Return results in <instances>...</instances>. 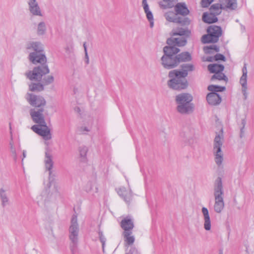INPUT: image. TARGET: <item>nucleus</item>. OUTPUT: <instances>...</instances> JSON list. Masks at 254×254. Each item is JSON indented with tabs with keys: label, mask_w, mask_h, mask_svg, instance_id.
<instances>
[{
	"label": "nucleus",
	"mask_w": 254,
	"mask_h": 254,
	"mask_svg": "<svg viewBox=\"0 0 254 254\" xmlns=\"http://www.w3.org/2000/svg\"><path fill=\"white\" fill-rule=\"evenodd\" d=\"M171 34L172 36L180 35L189 36L190 34V31L183 28H178L176 29H173L171 32Z\"/></svg>",
	"instance_id": "32"
},
{
	"label": "nucleus",
	"mask_w": 254,
	"mask_h": 254,
	"mask_svg": "<svg viewBox=\"0 0 254 254\" xmlns=\"http://www.w3.org/2000/svg\"><path fill=\"white\" fill-rule=\"evenodd\" d=\"M29 88L32 92H40L44 90V87L41 83H32L29 85Z\"/></svg>",
	"instance_id": "34"
},
{
	"label": "nucleus",
	"mask_w": 254,
	"mask_h": 254,
	"mask_svg": "<svg viewBox=\"0 0 254 254\" xmlns=\"http://www.w3.org/2000/svg\"><path fill=\"white\" fill-rule=\"evenodd\" d=\"M7 189L1 188L0 189V198L1 202V205L4 207L9 204V199L6 191Z\"/></svg>",
	"instance_id": "25"
},
{
	"label": "nucleus",
	"mask_w": 254,
	"mask_h": 254,
	"mask_svg": "<svg viewBox=\"0 0 254 254\" xmlns=\"http://www.w3.org/2000/svg\"><path fill=\"white\" fill-rule=\"evenodd\" d=\"M28 4L29 10L33 15L42 16L40 8L36 0H29Z\"/></svg>",
	"instance_id": "19"
},
{
	"label": "nucleus",
	"mask_w": 254,
	"mask_h": 254,
	"mask_svg": "<svg viewBox=\"0 0 254 254\" xmlns=\"http://www.w3.org/2000/svg\"><path fill=\"white\" fill-rule=\"evenodd\" d=\"M165 18L166 20L170 22L181 24L183 25H189L190 21L188 18H181L177 16L176 13L172 11H169L165 13Z\"/></svg>",
	"instance_id": "11"
},
{
	"label": "nucleus",
	"mask_w": 254,
	"mask_h": 254,
	"mask_svg": "<svg viewBox=\"0 0 254 254\" xmlns=\"http://www.w3.org/2000/svg\"><path fill=\"white\" fill-rule=\"evenodd\" d=\"M74 111L76 112L79 113L80 112V109L79 108V107H76L74 108Z\"/></svg>",
	"instance_id": "53"
},
{
	"label": "nucleus",
	"mask_w": 254,
	"mask_h": 254,
	"mask_svg": "<svg viewBox=\"0 0 254 254\" xmlns=\"http://www.w3.org/2000/svg\"><path fill=\"white\" fill-rule=\"evenodd\" d=\"M29 61L33 64H47V58L45 55L42 52L30 53L29 55Z\"/></svg>",
	"instance_id": "13"
},
{
	"label": "nucleus",
	"mask_w": 254,
	"mask_h": 254,
	"mask_svg": "<svg viewBox=\"0 0 254 254\" xmlns=\"http://www.w3.org/2000/svg\"><path fill=\"white\" fill-rule=\"evenodd\" d=\"M211 80L217 79L219 80H224L227 81L228 78L222 72H216L211 78Z\"/></svg>",
	"instance_id": "38"
},
{
	"label": "nucleus",
	"mask_w": 254,
	"mask_h": 254,
	"mask_svg": "<svg viewBox=\"0 0 254 254\" xmlns=\"http://www.w3.org/2000/svg\"><path fill=\"white\" fill-rule=\"evenodd\" d=\"M31 129L35 133L42 136L43 139L46 140H48L52 138L51 130L47 126L46 123L40 126L34 125L32 127Z\"/></svg>",
	"instance_id": "8"
},
{
	"label": "nucleus",
	"mask_w": 254,
	"mask_h": 254,
	"mask_svg": "<svg viewBox=\"0 0 254 254\" xmlns=\"http://www.w3.org/2000/svg\"><path fill=\"white\" fill-rule=\"evenodd\" d=\"M44 111V110L43 108H41L38 110L32 109L30 111V114L33 121L35 123L37 124V125L40 126L46 123L43 115Z\"/></svg>",
	"instance_id": "10"
},
{
	"label": "nucleus",
	"mask_w": 254,
	"mask_h": 254,
	"mask_svg": "<svg viewBox=\"0 0 254 254\" xmlns=\"http://www.w3.org/2000/svg\"><path fill=\"white\" fill-rule=\"evenodd\" d=\"M201 212L204 220V228L206 231H209L211 229V220L209 212L207 208L203 207L201 209Z\"/></svg>",
	"instance_id": "18"
},
{
	"label": "nucleus",
	"mask_w": 254,
	"mask_h": 254,
	"mask_svg": "<svg viewBox=\"0 0 254 254\" xmlns=\"http://www.w3.org/2000/svg\"><path fill=\"white\" fill-rule=\"evenodd\" d=\"M132 232H123V236L125 242V246L132 245L135 241L134 237L132 235Z\"/></svg>",
	"instance_id": "28"
},
{
	"label": "nucleus",
	"mask_w": 254,
	"mask_h": 254,
	"mask_svg": "<svg viewBox=\"0 0 254 254\" xmlns=\"http://www.w3.org/2000/svg\"><path fill=\"white\" fill-rule=\"evenodd\" d=\"M50 72V69L47 64H39L25 73V75L30 80L40 81L42 77Z\"/></svg>",
	"instance_id": "6"
},
{
	"label": "nucleus",
	"mask_w": 254,
	"mask_h": 254,
	"mask_svg": "<svg viewBox=\"0 0 254 254\" xmlns=\"http://www.w3.org/2000/svg\"><path fill=\"white\" fill-rule=\"evenodd\" d=\"M219 2L222 9L228 8L235 10L237 7L236 0H219Z\"/></svg>",
	"instance_id": "20"
},
{
	"label": "nucleus",
	"mask_w": 254,
	"mask_h": 254,
	"mask_svg": "<svg viewBox=\"0 0 254 254\" xmlns=\"http://www.w3.org/2000/svg\"><path fill=\"white\" fill-rule=\"evenodd\" d=\"M214 0H201V5L203 7H207Z\"/></svg>",
	"instance_id": "44"
},
{
	"label": "nucleus",
	"mask_w": 254,
	"mask_h": 254,
	"mask_svg": "<svg viewBox=\"0 0 254 254\" xmlns=\"http://www.w3.org/2000/svg\"><path fill=\"white\" fill-rule=\"evenodd\" d=\"M206 100L208 103L212 106L218 105L221 102V97L216 92H210L208 93L206 96Z\"/></svg>",
	"instance_id": "17"
},
{
	"label": "nucleus",
	"mask_w": 254,
	"mask_h": 254,
	"mask_svg": "<svg viewBox=\"0 0 254 254\" xmlns=\"http://www.w3.org/2000/svg\"><path fill=\"white\" fill-rule=\"evenodd\" d=\"M54 81V77L53 75H48L46 77H45L43 79V84L44 85H48L50 84H52Z\"/></svg>",
	"instance_id": "41"
},
{
	"label": "nucleus",
	"mask_w": 254,
	"mask_h": 254,
	"mask_svg": "<svg viewBox=\"0 0 254 254\" xmlns=\"http://www.w3.org/2000/svg\"><path fill=\"white\" fill-rule=\"evenodd\" d=\"M222 9V7L219 3L212 5L209 8V11L210 13L217 16L221 13Z\"/></svg>",
	"instance_id": "35"
},
{
	"label": "nucleus",
	"mask_w": 254,
	"mask_h": 254,
	"mask_svg": "<svg viewBox=\"0 0 254 254\" xmlns=\"http://www.w3.org/2000/svg\"><path fill=\"white\" fill-rule=\"evenodd\" d=\"M79 225L77 222V216H72L70 225L69 227V238L71 241L70 248L72 253L77 247L78 241Z\"/></svg>",
	"instance_id": "5"
},
{
	"label": "nucleus",
	"mask_w": 254,
	"mask_h": 254,
	"mask_svg": "<svg viewBox=\"0 0 254 254\" xmlns=\"http://www.w3.org/2000/svg\"><path fill=\"white\" fill-rule=\"evenodd\" d=\"M142 6L144 12L146 13L147 18L150 22V26L152 28L154 25L153 16L151 11L149 9V6L147 2V0H142Z\"/></svg>",
	"instance_id": "21"
},
{
	"label": "nucleus",
	"mask_w": 254,
	"mask_h": 254,
	"mask_svg": "<svg viewBox=\"0 0 254 254\" xmlns=\"http://www.w3.org/2000/svg\"><path fill=\"white\" fill-rule=\"evenodd\" d=\"M214 204V211L217 213H221L225 207L224 200V189L222 178L217 177L214 182L213 186Z\"/></svg>",
	"instance_id": "4"
},
{
	"label": "nucleus",
	"mask_w": 254,
	"mask_h": 254,
	"mask_svg": "<svg viewBox=\"0 0 254 254\" xmlns=\"http://www.w3.org/2000/svg\"><path fill=\"white\" fill-rule=\"evenodd\" d=\"M50 183H48V187L46 188L37 197V203L38 205H45L46 202L48 201L51 198L52 194L50 193L49 188L50 187Z\"/></svg>",
	"instance_id": "15"
},
{
	"label": "nucleus",
	"mask_w": 254,
	"mask_h": 254,
	"mask_svg": "<svg viewBox=\"0 0 254 254\" xmlns=\"http://www.w3.org/2000/svg\"><path fill=\"white\" fill-rule=\"evenodd\" d=\"M27 49L28 50H33V53H40L43 51V48L42 44L39 42H30L27 44Z\"/></svg>",
	"instance_id": "23"
},
{
	"label": "nucleus",
	"mask_w": 254,
	"mask_h": 254,
	"mask_svg": "<svg viewBox=\"0 0 254 254\" xmlns=\"http://www.w3.org/2000/svg\"><path fill=\"white\" fill-rule=\"evenodd\" d=\"M85 189L86 191L88 192L95 193L98 192V188L95 183L88 182Z\"/></svg>",
	"instance_id": "36"
},
{
	"label": "nucleus",
	"mask_w": 254,
	"mask_h": 254,
	"mask_svg": "<svg viewBox=\"0 0 254 254\" xmlns=\"http://www.w3.org/2000/svg\"><path fill=\"white\" fill-rule=\"evenodd\" d=\"M224 68V66L222 64H210L208 65V70L210 72L214 73H215L216 72H222Z\"/></svg>",
	"instance_id": "31"
},
{
	"label": "nucleus",
	"mask_w": 254,
	"mask_h": 254,
	"mask_svg": "<svg viewBox=\"0 0 254 254\" xmlns=\"http://www.w3.org/2000/svg\"><path fill=\"white\" fill-rule=\"evenodd\" d=\"M44 164L45 169L49 172V177L50 179L53 176L52 174V168L54 166L53 156L49 149H47L45 153Z\"/></svg>",
	"instance_id": "12"
},
{
	"label": "nucleus",
	"mask_w": 254,
	"mask_h": 254,
	"mask_svg": "<svg viewBox=\"0 0 254 254\" xmlns=\"http://www.w3.org/2000/svg\"><path fill=\"white\" fill-rule=\"evenodd\" d=\"M207 34L202 37L203 43H215L218 42L219 38L222 34V30L220 26L211 25L207 29Z\"/></svg>",
	"instance_id": "7"
},
{
	"label": "nucleus",
	"mask_w": 254,
	"mask_h": 254,
	"mask_svg": "<svg viewBox=\"0 0 254 254\" xmlns=\"http://www.w3.org/2000/svg\"><path fill=\"white\" fill-rule=\"evenodd\" d=\"M246 124V118H244V119H242V120H241L240 127L245 128Z\"/></svg>",
	"instance_id": "48"
},
{
	"label": "nucleus",
	"mask_w": 254,
	"mask_h": 254,
	"mask_svg": "<svg viewBox=\"0 0 254 254\" xmlns=\"http://www.w3.org/2000/svg\"><path fill=\"white\" fill-rule=\"evenodd\" d=\"M223 129H221V132L217 134L214 140L213 149L217 148L221 149L223 143Z\"/></svg>",
	"instance_id": "24"
},
{
	"label": "nucleus",
	"mask_w": 254,
	"mask_h": 254,
	"mask_svg": "<svg viewBox=\"0 0 254 254\" xmlns=\"http://www.w3.org/2000/svg\"><path fill=\"white\" fill-rule=\"evenodd\" d=\"M202 20L205 23H212L216 22L218 20V19L215 15H213L210 13H208L205 12L203 14Z\"/></svg>",
	"instance_id": "30"
},
{
	"label": "nucleus",
	"mask_w": 254,
	"mask_h": 254,
	"mask_svg": "<svg viewBox=\"0 0 254 254\" xmlns=\"http://www.w3.org/2000/svg\"><path fill=\"white\" fill-rule=\"evenodd\" d=\"M99 240L102 243V250L103 252L105 253V243L106 241V239L104 236L103 232L102 231H99L98 232Z\"/></svg>",
	"instance_id": "42"
},
{
	"label": "nucleus",
	"mask_w": 254,
	"mask_h": 254,
	"mask_svg": "<svg viewBox=\"0 0 254 254\" xmlns=\"http://www.w3.org/2000/svg\"><path fill=\"white\" fill-rule=\"evenodd\" d=\"M213 153L215 156L216 164L219 166H220L223 160V153L221 149H213Z\"/></svg>",
	"instance_id": "29"
},
{
	"label": "nucleus",
	"mask_w": 254,
	"mask_h": 254,
	"mask_svg": "<svg viewBox=\"0 0 254 254\" xmlns=\"http://www.w3.org/2000/svg\"><path fill=\"white\" fill-rule=\"evenodd\" d=\"M245 136V128L240 127V137L242 138Z\"/></svg>",
	"instance_id": "49"
},
{
	"label": "nucleus",
	"mask_w": 254,
	"mask_h": 254,
	"mask_svg": "<svg viewBox=\"0 0 254 254\" xmlns=\"http://www.w3.org/2000/svg\"><path fill=\"white\" fill-rule=\"evenodd\" d=\"M118 194L129 204L132 199V192L131 190H127L124 187H121L116 189Z\"/></svg>",
	"instance_id": "14"
},
{
	"label": "nucleus",
	"mask_w": 254,
	"mask_h": 254,
	"mask_svg": "<svg viewBox=\"0 0 254 254\" xmlns=\"http://www.w3.org/2000/svg\"><path fill=\"white\" fill-rule=\"evenodd\" d=\"M247 89H244V88H242V93L244 95V96H245V99H246L247 97Z\"/></svg>",
	"instance_id": "50"
},
{
	"label": "nucleus",
	"mask_w": 254,
	"mask_h": 254,
	"mask_svg": "<svg viewBox=\"0 0 254 254\" xmlns=\"http://www.w3.org/2000/svg\"><path fill=\"white\" fill-rule=\"evenodd\" d=\"M84 130L86 131H89V130L88 129V128L86 127H84Z\"/></svg>",
	"instance_id": "56"
},
{
	"label": "nucleus",
	"mask_w": 254,
	"mask_h": 254,
	"mask_svg": "<svg viewBox=\"0 0 254 254\" xmlns=\"http://www.w3.org/2000/svg\"><path fill=\"white\" fill-rule=\"evenodd\" d=\"M163 1L167 3L166 5H162L164 8H171L174 6V4L177 0H163Z\"/></svg>",
	"instance_id": "43"
},
{
	"label": "nucleus",
	"mask_w": 254,
	"mask_h": 254,
	"mask_svg": "<svg viewBox=\"0 0 254 254\" xmlns=\"http://www.w3.org/2000/svg\"><path fill=\"white\" fill-rule=\"evenodd\" d=\"M26 98L29 103L34 107H41L44 106L46 104L45 99L41 96L27 93Z\"/></svg>",
	"instance_id": "9"
},
{
	"label": "nucleus",
	"mask_w": 254,
	"mask_h": 254,
	"mask_svg": "<svg viewBox=\"0 0 254 254\" xmlns=\"http://www.w3.org/2000/svg\"><path fill=\"white\" fill-rule=\"evenodd\" d=\"M212 50H214L216 52H219V49L216 45H211L210 46H207L204 47V51L206 54H211Z\"/></svg>",
	"instance_id": "40"
},
{
	"label": "nucleus",
	"mask_w": 254,
	"mask_h": 254,
	"mask_svg": "<svg viewBox=\"0 0 254 254\" xmlns=\"http://www.w3.org/2000/svg\"><path fill=\"white\" fill-rule=\"evenodd\" d=\"M214 59H215V61H219V60H221V61H225V56L221 54H217L214 56Z\"/></svg>",
	"instance_id": "45"
},
{
	"label": "nucleus",
	"mask_w": 254,
	"mask_h": 254,
	"mask_svg": "<svg viewBox=\"0 0 254 254\" xmlns=\"http://www.w3.org/2000/svg\"><path fill=\"white\" fill-rule=\"evenodd\" d=\"M193 97L188 93L179 94L176 96L175 101L177 105L176 110L178 113L183 115H189L194 110V105L191 101Z\"/></svg>",
	"instance_id": "3"
},
{
	"label": "nucleus",
	"mask_w": 254,
	"mask_h": 254,
	"mask_svg": "<svg viewBox=\"0 0 254 254\" xmlns=\"http://www.w3.org/2000/svg\"><path fill=\"white\" fill-rule=\"evenodd\" d=\"M169 46L163 48L164 55L161 58V63L165 68L170 69L176 67L178 64L176 58V54L180 52V49L176 46L181 47L187 44L185 37L171 38L167 40Z\"/></svg>",
	"instance_id": "1"
},
{
	"label": "nucleus",
	"mask_w": 254,
	"mask_h": 254,
	"mask_svg": "<svg viewBox=\"0 0 254 254\" xmlns=\"http://www.w3.org/2000/svg\"><path fill=\"white\" fill-rule=\"evenodd\" d=\"M242 75L240 79V83L242 86V88L248 89L247 87V64H245L242 68Z\"/></svg>",
	"instance_id": "27"
},
{
	"label": "nucleus",
	"mask_w": 254,
	"mask_h": 254,
	"mask_svg": "<svg viewBox=\"0 0 254 254\" xmlns=\"http://www.w3.org/2000/svg\"><path fill=\"white\" fill-rule=\"evenodd\" d=\"M176 58L178 64H179L181 62H189L191 60V55L188 52H183L179 55L176 54Z\"/></svg>",
	"instance_id": "26"
},
{
	"label": "nucleus",
	"mask_w": 254,
	"mask_h": 254,
	"mask_svg": "<svg viewBox=\"0 0 254 254\" xmlns=\"http://www.w3.org/2000/svg\"><path fill=\"white\" fill-rule=\"evenodd\" d=\"M206 61L210 62H213L215 61L214 57H208L206 58Z\"/></svg>",
	"instance_id": "52"
},
{
	"label": "nucleus",
	"mask_w": 254,
	"mask_h": 254,
	"mask_svg": "<svg viewBox=\"0 0 254 254\" xmlns=\"http://www.w3.org/2000/svg\"><path fill=\"white\" fill-rule=\"evenodd\" d=\"M85 58L86 59V63L87 64H89V57L88 55L87 51H86V53H85Z\"/></svg>",
	"instance_id": "51"
},
{
	"label": "nucleus",
	"mask_w": 254,
	"mask_h": 254,
	"mask_svg": "<svg viewBox=\"0 0 254 254\" xmlns=\"http://www.w3.org/2000/svg\"><path fill=\"white\" fill-rule=\"evenodd\" d=\"M9 128H10V141L9 142V145L10 146H12L14 145V142H13V137H12V131H11V125H10V124H9Z\"/></svg>",
	"instance_id": "47"
},
{
	"label": "nucleus",
	"mask_w": 254,
	"mask_h": 254,
	"mask_svg": "<svg viewBox=\"0 0 254 254\" xmlns=\"http://www.w3.org/2000/svg\"><path fill=\"white\" fill-rule=\"evenodd\" d=\"M83 47H84V52L86 53V51H87V47H86L85 42L83 43Z\"/></svg>",
	"instance_id": "55"
},
{
	"label": "nucleus",
	"mask_w": 254,
	"mask_h": 254,
	"mask_svg": "<svg viewBox=\"0 0 254 254\" xmlns=\"http://www.w3.org/2000/svg\"><path fill=\"white\" fill-rule=\"evenodd\" d=\"M10 151L15 160L17 159V154L14 145L10 146Z\"/></svg>",
	"instance_id": "46"
},
{
	"label": "nucleus",
	"mask_w": 254,
	"mask_h": 254,
	"mask_svg": "<svg viewBox=\"0 0 254 254\" xmlns=\"http://www.w3.org/2000/svg\"><path fill=\"white\" fill-rule=\"evenodd\" d=\"M80 161L83 162H87V153L88 151V148L85 146H80L78 148Z\"/></svg>",
	"instance_id": "33"
},
{
	"label": "nucleus",
	"mask_w": 254,
	"mask_h": 254,
	"mask_svg": "<svg viewBox=\"0 0 254 254\" xmlns=\"http://www.w3.org/2000/svg\"><path fill=\"white\" fill-rule=\"evenodd\" d=\"M120 225L124 232H132L131 230L134 227L133 220L129 216L124 218L121 221Z\"/></svg>",
	"instance_id": "16"
},
{
	"label": "nucleus",
	"mask_w": 254,
	"mask_h": 254,
	"mask_svg": "<svg viewBox=\"0 0 254 254\" xmlns=\"http://www.w3.org/2000/svg\"><path fill=\"white\" fill-rule=\"evenodd\" d=\"M181 70H173L169 73V77L172 79L168 82V86L174 90H182L188 86V82L185 77L187 76L188 72L192 71L195 68L191 64H185L181 65Z\"/></svg>",
	"instance_id": "2"
},
{
	"label": "nucleus",
	"mask_w": 254,
	"mask_h": 254,
	"mask_svg": "<svg viewBox=\"0 0 254 254\" xmlns=\"http://www.w3.org/2000/svg\"><path fill=\"white\" fill-rule=\"evenodd\" d=\"M46 31V26L44 22H40L37 26V34L38 35L41 36L45 34Z\"/></svg>",
	"instance_id": "37"
},
{
	"label": "nucleus",
	"mask_w": 254,
	"mask_h": 254,
	"mask_svg": "<svg viewBox=\"0 0 254 254\" xmlns=\"http://www.w3.org/2000/svg\"><path fill=\"white\" fill-rule=\"evenodd\" d=\"M26 151L23 150V158L22 159V162L23 161V159L26 157Z\"/></svg>",
	"instance_id": "54"
},
{
	"label": "nucleus",
	"mask_w": 254,
	"mask_h": 254,
	"mask_svg": "<svg viewBox=\"0 0 254 254\" xmlns=\"http://www.w3.org/2000/svg\"><path fill=\"white\" fill-rule=\"evenodd\" d=\"M207 89L211 91V92H222L225 90V87L224 86L210 85L208 86Z\"/></svg>",
	"instance_id": "39"
},
{
	"label": "nucleus",
	"mask_w": 254,
	"mask_h": 254,
	"mask_svg": "<svg viewBox=\"0 0 254 254\" xmlns=\"http://www.w3.org/2000/svg\"><path fill=\"white\" fill-rule=\"evenodd\" d=\"M176 14L182 15H187L189 13V10L184 3H178L175 6Z\"/></svg>",
	"instance_id": "22"
}]
</instances>
